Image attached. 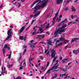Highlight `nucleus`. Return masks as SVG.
Returning <instances> with one entry per match:
<instances>
[{"label":"nucleus","instance_id":"obj_56","mask_svg":"<svg viewBox=\"0 0 79 79\" xmlns=\"http://www.w3.org/2000/svg\"><path fill=\"white\" fill-rule=\"evenodd\" d=\"M74 16L73 15H72L71 16V18H72V19H74Z\"/></svg>","mask_w":79,"mask_h":79},{"label":"nucleus","instance_id":"obj_4","mask_svg":"<svg viewBox=\"0 0 79 79\" xmlns=\"http://www.w3.org/2000/svg\"><path fill=\"white\" fill-rule=\"evenodd\" d=\"M6 48L8 49V50H10V45H8V44H6L2 49V51H3V53L4 54V56H5V50L6 49Z\"/></svg>","mask_w":79,"mask_h":79},{"label":"nucleus","instance_id":"obj_13","mask_svg":"<svg viewBox=\"0 0 79 79\" xmlns=\"http://www.w3.org/2000/svg\"><path fill=\"white\" fill-rule=\"evenodd\" d=\"M73 52L75 55H77L79 53V49L77 50H74L73 51Z\"/></svg>","mask_w":79,"mask_h":79},{"label":"nucleus","instance_id":"obj_23","mask_svg":"<svg viewBox=\"0 0 79 79\" xmlns=\"http://www.w3.org/2000/svg\"><path fill=\"white\" fill-rule=\"evenodd\" d=\"M66 69H69L70 68H71V66H69V65H67L66 66Z\"/></svg>","mask_w":79,"mask_h":79},{"label":"nucleus","instance_id":"obj_44","mask_svg":"<svg viewBox=\"0 0 79 79\" xmlns=\"http://www.w3.org/2000/svg\"><path fill=\"white\" fill-rule=\"evenodd\" d=\"M71 23H72V24H76V22H69V24H71Z\"/></svg>","mask_w":79,"mask_h":79},{"label":"nucleus","instance_id":"obj_21","mask_svg":"<svg viewBox=\"0 0 79 79\" xmlns=\"http://www.w3.org/2000/svg\"><path fill=\"white\" fill-rule=\"evenodd\" d=\"M58 68H60L61 71H67V70H66L65 69H63L60 67H58Z\"/></svg>","mask_w":79,"mask_h":79},{"label":"nucleus","instance_id":"obj_63","mask_svg":"<svg viewBox=\"0 0 79 79\" xmlns=\"http://www.w3.org/2000/svg\"><path fill=\"white\" fill-rule=\"evenodd\" d=\"M71 63H69L68 64V66H69V65H70V64Z\"/></svg>","mask_w":79,"mask_h":79},{"label":"nucleus","instance_id":"obj_34","mask_svg":"<svg viewBox=\"0 0 79 79\" xmlns=\"http://www.w3.org/2000/svg\"><path fill=\"white\" fill-rule=\"evenodd\" d=\"M68 75H69V74H67V75H66L64 79H67V77H69V78L70 77V76H68Z\"/></svg>","mask_w":79,"mask_h":79},{"label":"nucleus","instance_id":"obj_47","mask_svg":"<svg viewBox=\"0 0 79 79\" xmlns=\"http://www.w3.org/2000/svg\"><path fill=\"white\" fill-rule=\"evenodd\" d=\"M40 37L42 38V39H44V36L42 35H40Z\"/></svg>","mask_w":79,"mask_h":79},{"label":"nucleus","instance_id":"obj_2","mask_svg":"<svg viewBox=\"0 0 79 79\" xmlns=\"http://www.w3.org/2000/svg\"><path fill=\"white\" fill-rule=\"evenodd\" d=\"M67 26V25H65L63 26L62 27H60V28H58L54 32V35L55 37H57L58 34H61V32H64V30H66V28H64Z\"/></svg>","mask_w":79,"mask_h":79},{"label":"nucleus","instance_id":"obj_33","mask_svg":"<svg viewBox=\"0 0 79 79\" xmlns=\"http://www.w3.org/2000/svg\"><path fill=\"white\" fill-rule=\"evenodd\" d=\"M23 61H24V62L23 63V67H24V66H26V62H25V59H24L23 60Z\"/></svg>","mask_w":79,"mask_h":79},{"label":"nucleus","instance_id":"obj_49","mask_svg":"<svg viewBox=\"0 0 79 79\" xmlns=\"http://www.w3.org/2000/svg\"><path fill=\"white\" fill-rule=\"evenodd\" d=\"M21 69H23V66H21L19 68V70H21Z\"/></svg>","mask_w":79,"mask_h":79},{"label":"nucleus","instance_id":"obj_19","mask_svg":"<svg viewBox=\"0 0 79 79\" xmlns=\"http://www.w3.org/2000/svg\"><path fill=\"white\" fill-rule=\"evenodd\" d=\"M78 39H79V38H75L73 40H72V42L71 44H72V43H73V42H74V41H76V40H78Z\"/></svg>","mask_w":79,"mask_h":79},{"label":"nucleus","instance_id":"obj_59","mask_svg":"<svg viewBox=\"0 0 79 79\" xmlns=\"http://www.w3.org/2000/svg\"><path fill=\"white\" fill-rule=\"evenodd\" d=\"M21 2H25V0H21Z\"/></svg>","mask_w":79,"mask_h":79},{"label":"nucleus","instance_id":"obj_1","mask_svg":"<svg viewBox=\"0 0 79 79\" xmlns=\"http://www.w3.org/2000/svg\"><path fill=\"white\" fill-rule=\"evenodd\" d=\"M48 2V0H43L42 1V4H40V2L36 4V6H35L33 8L35 10H34V12L35 13L37 11L44 8V7L46 5V4H47Z\"/></svg>","mask_w":79,"mask_h":79},{"label":"nucleus","instance_id":"obj_57","mask_svg":"<svg viewBox=\"0 0 79 79\" xmlns=\"http://www.w3.org/2000/svg\"><path fill=\"white\" fill-rule=\"evenodd\" d=\"M59 58H60V60H62L63 58H62V57H61V56H60V57Z\"/></svg>","mask_w":79,"mask_h":79},{"label":"nucleus","instance_id":"obj_28","mask_svg":"<svg viewBox=\"0 0 79 79\" xmlns=\"http://www.w3.org/2000/svg\"><path fill=\"white\" fill-rule=\"evenodd\" d=\"M13 66V64H8L7 65V66H8L9 68H11V67H12Z\"/></svg>","mask_w":79,"mask_h":79},{"label":"nucleus","instance_id":"obj_54","mask_svg":"<svg viewBox=\"0 0 79 79\" xmlns=\"http://www.w3.org/2000/svg\"><path fill=\"white\" fill-rule=\"evenodd\" d=\"M23 48H24L26 49V48H27V46H23Z\"/></svg>","mask_w":79,"mask_h":79},{"label":"nucleus","instance_id":"obj_12","mask_svg":"<svg viewBox=\"0 0 79 79\" xmlns=\"http://www.w3.org/2000/svg\"><path fill=\"white\" fill-rule=\"evenodd\" d=\"M40 11L38 12L37 13V14H35L34 15H30V17H31V18H32V17H37L38 16H37V15H40Z\"/></svg>","mask_w":79,"mask_h":79},{"label":"nucleus","instance_id":"obj_18","mask_svg":"<svg viewBox=\"0 0 79 79\" xmlns=\"http://www.w3.org/2000/svg\"><path fill=\"white\" fill-rule=\"evenodd\" d=\"M56 19V17H54L52 19V24L53 25L55 23V19Z\"/></svg>","mask_w":79,"mask_h":79},{"label":"nucleus","instance_id":"obj_55","mask_svg":"<svg viewBox=\"0 0 79 79\" xmlns=\"http://www.w3.org/2000/svg\"><path fill=\"white\" fill-rule=\"evenodd\" d=\"M39 44H45V43H44V42L43 41H41V42H40Z\"/></svg>","mask_w":79,"mask_h":79},{"label":"nucleus","instance_id":"obj_22","mask_svg":"<svg viewBox=\"0 0 79 79\" xmlns=\"http://www.w3.org/2000/svg\"><path fill=\"white\" fill-rule=\"evenodd\" d=\"M51 70H52V68H50L47 71V73H46V74H48L49 73H50V71H51Z\"/></svg>","mask_w":79,"mask_h":79},{"label":"nucleus","instance_id":"obj_53","mask_svg":"<svg viewBox=\"0 0 79 79\" xmlns=\"http://www.w3.org/2000/svg\"><path fill=\"white\" fill-rule=\"evenodd\" d=\"M10 28H12V29H13V25H11L10 26Z\"/></svg>","mask_w":79,"mask_h":79},{"label":"nucleus","instance_id":"obj_5","mask_svg":"<svg viewBox=\"0 0 79 79\" xmlns=\"http://www.w3.org/2000/svg\"><path fill=\"white\" fill-rule=\"evenodd\" d=\"M47 23L46 22L45 24H44L43 25H42L41 26V27H38L37 26H36L35 27H34L33 28V29H35L36 27H37L38 28H39V31H42V29H43V28H44V27H45V25Z\"/></svg>","mask_w":79,"mask_h":79},{"label":"nucleus","instance_id":"obj_8","mask_svg":"<svg viewBox=\"0 0 79 79\" xmlns=\"http://www.w3.org/2000/svg\"><path fill=\"white\" fill-rule=\"evenodd\" d=\"M51 57L52 58H54V57L55 56V55H56V54L55 53V50H54L53 49H52L51 50Z\"/></svg>","mask_w":79,"mask_h":79},{"label":"nucleus","instance_id":"obj_17","mask_svg":"<svg viewBox=\"0 0 79 79\" xmlns=\"http://www.w3.org/2000/svg\"><path fill=\"white\" fill-rule=\"evenodd\" d=\"M57 4H61L63 2V0H56Z\"/></svg>","mask_w":79,"mask_h":79},{"label":"nucleus","instance_id":"obj_39","mask_svg":"<svg viewBox=\"0 0 79 79\" xmlns=\"http://www.w3.org/2000/svg\"><path fill=\"white\" fill-rule=\"evenodd\" d=\"M63 44V43H60V44H58L56 46V47H58V46H60V45H61Z\"/></svg>","mask_w":79,"mask_h":79},{"label":"nucleus","instance_id":"obj_50","mask_svg":"<svg viewBox=\"0 0 79 79\" xmlns=\"http://www.w3.org/2000/svg\"><path fill=\"white\" fill-rule=\"evenodd\" d=\"M23 40H24V41H25L26 40V36H24V37L23 39Z\"/></svg>","mask_w":79,"mask_h":79},{"label":"nucleus","instance_id":"obj_15","mask_svg":"<svg viewBox=\"0 0 79 79\" xmlns=\"http://www.w3.org/2000/svg\"><path fill=\"white\" fill-rule=\"evenodd\" d=\"M46 42H48L46 43V44H47V45H52V44L51 43H52V41H50L49 40H47L46 41Z\"/></svg>","mask_w":79,"mask_h":79},{"label":"nucleus","instance_id":"obj_3","mask_svg":"<svg viewBox=\"0 0 79 79\" xmlns=\"http://www.w3.org/2000/svg\"><path fill=\"white\" fill-rule=\"evenodd\" d=\"M11 31V29L10 28L9 30L7 31V35L8 36L4 40V42H6V40H8L9 39H10L11 37H12V31Z\"/></svg>","mask_w":79,"mask_h":79},{"label":"nucleus","instance_id":"obj_27","mask_svg":"<svg viewBox=\"0 0 79 79\" xmlns=\"http://www.w3.org/2000/svg\"><path fill=\"white\" fill-rule=\"evenodd\" d=\"M60 8L59 9L58 12H57L55 14V17L57 18V16H58V15L59 11H60Z\"/></svg>","mask_w":79,"mask_h":79},{"label":"nucleus","instance_id":"obj_60","mask_svg":"<svg viewBox=\"0 0 79 79\" xmlns=\"http://www.w3.org/2000/svg\"><path fill=\"white\" fill-rule=\"evenodd\" d=\"M22 64H23V63H21L20 65H19V66H22Z\"/></svg>","mask_w":79,"mask_h":79},{"label":"nucleus","instance_id":"obj_51","mask_svg":"<svg viewBox=\"0 0 79 79\" xmlns=\"http://www.w3.org/2000/svg\"><path fill=\"white\" fill-rule=\"evenodd\" d=\"M49 64L50 63H49V62H48L47 63V67H48V66Z\"/></svg>","mask_w":79,"mask_h":79},{"label":"nucleus","instance_id":"obj_7","mask_svg":"<svg viewBox=\"0 0 79 79\" xmlns=\"http://www.w3.org/2000/svg\"><path fill=\"white\" fill-rule=\"evenodd\" d=\"M56 61V62H57V63H56L55 64V65L53 66V67L51 68L52 70H54V69H57V68H58V66H59V65H56L57 64H58V61Z\"/></svg>","mask_w":79,"mask_h":79},{"label":"nucleus","instance_id":"obj_62","mask_svg":"<svg viewBox=\"0 0 79 79\" xmlns=\"http://www.w3.org/2000/svg\"><path fill=\"white\" fill-rule=\"evenodd\" d=\"M49 52H47L46 53V55H49Z\"/></svg>","mask_w":79,"mask_h":79},{"label":"nucleus","instance_id":"obj_36","mask_svg":"<svg viewBox=\"0 0 79 79\" xmlns=\"http://www.w3.org/2000/svg\"><path fill=\"white\" fill-rule=\"evenodd\" d=\"M72 10L73 11H75L76 10H75V9H74V6H72Z\"/></svg>","mask_w":79,"mask_h":79},{"label":"nucleus","instance_id":"obj_46","mask_svg":"<svg viewBox=\"0 0 79 79\" xmlns=\"http://www.w3.org/2000/svg\"><path fill=\"white\" fill-rule=\"evenodd\" d=\"M36 20V19H35L34 20H33L32 21V22L31 23V24H33V23H34V21H35Z\"/></svg>","mask_w":79,"mask_h":79},{"label":"nucleus","instance_id":"obj_64","mask_svg":"<svg viewBox=\"0 0 79 79\" xmlns=\"http://www.w3.org/2000/svg\"><path fill=\"white\" fill-rule=\"evenodd\" d=\"M46 33H47V34H48V35H49V34H50V33H49V32H48V31H47L46 32Z\"/></svg>","mask_w":79,"mask_h":79},{"label":"nucleus","instance_id":"obj_35","mask_svg":"<svg viewBox=\"0 0 79 79\" xmlns=\"http://www.w3.org/2000/svg\"><path fill=\"white\" fill-rule=\"evenodd\" d=\"M20 54V56L18 59V61H19V60H21V54Z\"/></svg>","mask_w":79,"mask_h":79},{"label":"nucleus","instance_id":"obj_41","mask_svg":"<svg viewBox=\"0 0 79 79\" xmlns=\"http://www.w3.org/2000/svg\"><path fill=\"white\" fill-rule=\"evenodd\" d=\"M63 61V63H65L66 62V61H67L68 59H64V60H62Z\"/></svg>","mask_w":79,"mask_h":79},{"label":"nucleus","instance_id":"obj_25","mask_svg":"<svg viewBox=\"0 0 79 79\" xmlns=\"http://www.w3.org/2000/svg\"><path fill=\"white\" fill-rule=\"evenodd\" d=\"M65 40V39H64V38H60V41L64 42V41Z\"/></svg>","mask_w":79,"mask_h":79},{"label":"nucleus","instance_id":"obj_37","mask_svg":"<svg viewBox=\"0 0 79 79\" xmlns=\"http://www.w3.org/2000/svg\"><path fill=\"white\" fill-rule=\"evenodd\" d=\"M37 34V33H36V30H35V32H33L32 33V34L34 35H35Z\"/></svg>","mask_w":79,"mask_h":79},{"label":"nucleus","instance_id":"obj_10","mask_svg":"<svg viewBox=\"0 0 79 79\" xmlns=\"http://www.w3.org/2000/svg\"><path fill=\"white\" fill-rule=\"evenodd\" d=\"M67 21V19H65L64 21H62V22H61L59 24V25L58 26H57L56 27V29H57V28H58V27H60V26H61V25H63V24H64V23H66V22Z\"/></svg>","mask_w":79,"mask_h":79},{"label":"nucleus","instance_id":"obj_40","mask_svg":"<svg viewBox=\"0 0 79 79\" xmlns=\"http://www.w3.org/2000/svg\"><path fill=\"white\" fill-rule=\"evenodd\" d=\"M23 39H24V37L22 36H20L19 37V39L20 40H23Z\"/></svg>","mask_w":79,"mask_h":79},{"label":"nucleus","instance_id":"obj_9","mask_svg":"<svg viewBox=\"0 0 79 79\" xmlns=\"http://www.w3.org/2000/svg\"><path fill=\"white\" fill-rule=\"evenodd\" d=\"M25 28H26V25H24V26H23L21 27V29H20L19 31V34H21V32H23V31H24V30Z\"/></svg>","mask_w":79,"mask_h":79},{"label":"nucleus","instance_id":"obj_29","mask_svg":"<svg viewBox=\"0 0 79 79\" xmlns=\"http://www.w3.org/2000/svg\"><path fill=\"white\" fill-rule=\"evenodd\" d=\"M57 75H58V74H57V73L55 74L54 76L53 77L52 79H55V78H56V77H57Z\"/></svg>","mask_w":79,"mask_h":79},{"label":"nucleus","instance_id":"obj_32","mask_svg":"<svg viewBox=\"0 0 79 79\" xmlns=\"http://www.w3.org/2000/svg\"><path fill=\"white\" fill-rule=\"evenodd\" d=\"M56 57H55L53 59V61L52 62V64L53 65V63H54L55 61V60H56Z\"/></svg>","mask_w":79,"mask_h":79},{"label":"nucleus","instance_id":"obj_16","mask_svg":"<svg viewBox=\"0 0 79 79\" xmlns=\"http://www.w3.org/2000/svg\"><path fill=\"white\" fill-rule=\"evenodd\" d=\"M36 0L37 1L35 2H34V3L32 4L31 8H32V6H34V5H35V3H37L38 2H40V1H41V0Z\"/></svg>","mask_w":79,"mask_h":79},{"label":"nucleus","instance_id":"obj_11","mask_svg":"<svg viewBox=\"0 0 79 79\" xmlns=\"http://www.w3.org/2000/svg\"><path fill=\"white\" fill-rule=\"evenodd\" d=\"M2 72H1V74L2 75H4L3 74V73H4V74H6L7 72H6V68L5 67L4 68V70H3V68H2Z\"/></svg>","mask_w":79,"mask_h":79},{"label":"nucleus","instance_id":"obj_38","mask_svg":"<svg viewBox=\"0 0 79 79\" xmlns=\"http://www.w3.org/2000/svg\"><path fill=\"white\" fill-rule=\"evenodd\" d=\"M66 74L65 73H64V74H62V75H61V74H60V77H63V76H66Z\"/></svg>","mask_w":79,"mask_h":79},{"label":"nucleus","instance_id":"obj_45","mask_svg":"<svg viewBox=\"0 0 79 79\" xmlns=\"http://www.w3.org/2000/svg\"><path fill=\"white\" fill-rule=\"evenodd\" d=\"M70 0H68V1H67V3H66V4L65 5V6H66V5H67V4H68V3L69 2H70Z\"/></svg>","mask_w":79,"mask_h":79},{"label":"nucleus","instance_id":"obj_58","mask_svg":"<svg viewBox=\"0 0 79 79\" xmlns=\"http://www.w3.org/2000/svg\"><path fill=\"white\" fill-rule=\"evenodd\" d=\"M29 29V27H27L26 29V31H27V30H28V29Z\"/></svg>","mask_w":79,"mask_h":79},{"label":"nucleus","instance_id":"obj_42","mask_svg":"<svg viewBox=\"0 0 79 79\" xmlns=\"http://www.w3.org/2000/svg\"><path fill=\"white\" fill-rule=\"evenodd\" d=\"M26 49H24V51L23 52V55H25V53H26Z\"/></svg>","mask_w":79,"mask_h":79},{"label":"nucleus","instance_id":"obj_14","mask_svg":"<svg viewBox=\"0 0 79 79\" xmlns=\"http://www.w3.org/2000/svg\"><path fill=\"white\" fill-rule=\"evenodd\" d=\"M62 18V15H60L59 18L58 17L56 20V21L57 22H60L61 21V19Z\"/></svg>","mask_w":79,"mask_h":79},{"label":"nucleus","instance_id":"obj_48","mask_svg":"<svg viewBox=\"0 0 79 79\" xmlns=\"http://www.w3.org/2000/svg\"><path fill=\"white\" fill-rule=\"evenodd\" d=\"M40 59H41V60H43L44 59V57H43V56H40Z\"/></svg>","mask_w":79,"mask_h":79},{"label":"nucleus","instance_id":"obj_31","mask_svg":"<svg viewBox=\"0 0 79 79\" xmlns=\"http://www.w3.org/2000/svg\"><path fill=\"white\" fill-rule=\"evenodd\" d=\"M69 42V41L66 40H64V44H67V43H68Z\"/></svg>","mask_w":79,"mask_h":79},{"label":"nucleus","instance_id":"obj_26","mask_svg":"<svg viewBox=\"0 0 79 79\" xmlns=\"http://www.w3.org/2000/svg\"><path fill=\"white\" fill-rule=\"evenodd\" d=\"M10 55H9L8 58L9 59H10L11 58V53H12V52L11 51H10Z\"/></svg>","mask_w":79,"mask_h":79},{"label":"nucleus","instance_id":"obj_20","mask_svg":"<svg viewBox=\"0 0 79 79\" xmlns=\"http://www.w3.org/2000/svg\"><path fill=\"white\" fill-rule=\"evenodd\" d=\"M49 23H48L47 26L46 27V28L45 29H44L43 31H42L40 32V33H42L45 30V29H47V28H48V27H49Z\"/></svg>","mask_w":79,"mask_h":79},{"label":"nucleus","instance_id":"obj_24","mask_svg":"<svg viewBox=\"0 0 79 79\" xmlns=\"http://www.w3.org/2000/svg\"><path fill=\"white\" fill-rule=\"evenodd\" d=\"M64 11H67V10H68V8L69 7H68L67 6H64Z\"/></svg>","mask_w":79,"mask_h":79},{"label":"nucleus","instance_id":"obj_6","mask_svg":"<svg viewBox=\"0 0 79 79\" xmlns=\"http://www.w3.org/2000/svg\"><path fill=\"white\" fill-rule=\"evenodd\" d=\"M34 40H32L30 42V43L29 44V45H30V47H31V48H32L35 47V45L36 44H37V43H34Z\"/></svg>","mask_w":79,"mask_h":79},{"label":"nucleus","instance_id":"obj_30","mask_svg":"<svg viewBox=\"0 0 79 79\" xmlns=\"http://www.w3.org/2000/svg\"><path fill=\"white\" fill-rule=\"evenodd\" d=\"M14 79H21V77H18L17 78H15V76H13Z\"/></svg>","mask_w":79,"mask_h":79},{"label":"nucleus","instance_id":"obj_61","mask_svg":"<svg viewBox=\"0 0 79 79\" xmlns=\"http://www.w3.org/2000/svg\"><path fill=\"white\" fill-rule=\"evenodd\" d=\"M22 64H23V63H21L20 65H19V66H22Z\"/></svg>","mask_w":79,"mask_h":79},{"label":"nucleus","instance_id":"obj_43","mask_svg":"<svg viewBox=\"0 0 79 79\" xmlns=\"http://www.w3.org/2000/svg\"><path fill=\"white\" fill-rule=\"evenodd\" d=\"M32 60H33V59H32V58L31 59V58L29 59V61L30 63H31V61H32Z\"/></svg>","mask_w":79,"mask_h":79},{"label":"nucleus","instance_id":"obj_52","mask_svg":"<svg viewBox=\"0 0 79 79\" xmlns=\"http://www.w3.org/2000/svg\"><path fill=\"white\" fill-rule=\"evenodd\" d=\"M18 4H19V6H18V8H19V7H20V6H21V4L19 2H18Z\"/></svg>","mask_w":79,"mask_h":79}]
</instances>
